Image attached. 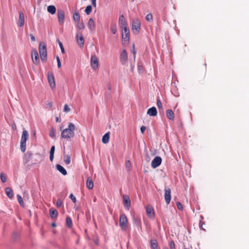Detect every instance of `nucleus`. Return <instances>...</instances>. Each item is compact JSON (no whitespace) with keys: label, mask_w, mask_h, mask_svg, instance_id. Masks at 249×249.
Here are the masks:
<instances>
[{"label":"nucleus","mask_w":249,"mask_h":249,"mask_svg":"<svg viewBox=\"0 0 249 249\" xmlns=\"http://www.w3.org/2000/svg\"><path fill=\"white\" fill-rule=\"evenodd\" d=\"M63 126H61L59 128L60 130L62 131L61 134L62 138L69 139L74 137L76 126L73 124L71 123H69L67 128L63 129Z\"/></svg>","instance_id":"f257e3e1"},{"label":"nucleus","mask_w":249,"mask_h":249,"mask_svg":"<svg viewBox=\"0 0 249 249\" xmlns=\"http://www.w3.org/2000/svg\"><path fill=\"white\" fill-rule=\"evenodd\" d=\"M39 52L40 55V58L43 62H46L47 60V49L46 44L41 42L39 45Z\"/></svg>","instance_id":"f03ea898"},{"label":"nucleus","mask_w":249,"mask_h":249,"mask_svg":"<svg viewBox=\"0 0 249 249\" xmlns=\"http://www.w3.org/2000/svg\"><path fill=\"white\" fill-rule=\"evenodd\" d=\"M29 134L28 132L26 130H23L22 132V134L21 135V140H20V149L22 152H24L26 150V141L28 139Z\"/></svg>","instance_id":"7ed1b4c3"},{"label":"nucleus","mask_w":249,"mask_h":249,"mask_svg":"<svg viewBox=\"0 0 249 249\" xmlns=\"http://www.w3.org/2000/svg\"><path fill=\"white\" fill-rule=\"evenodd\" d=\"M141 21L138 18L133 19L132 21V32L135 35H137L140 31Z\"/></svg>","instance_id":"20e7f679"},{"label":"nucleus","mask_w":249,"mask_h":249,"mask_svg":"<svg viewBox=\"0 0 249 249\" xmlns=\"http://www.w3.org/2000/svg\"><path fill=\"white\" fill-rule=\"evenodd\" d=\"M119 224L122 231H125L126 230L128 225V220L125 214L123 213L120 215Z\"/></svg>","instance_id":"39448f33"},{"label":"nucleus","mask_w":249,"mask_h":249,"mask_svg":"<svg viewBox=\"0 0 249 249\" xmlns=\"http://www.w3.org/2000/svg\"><path fill=\"white\" fill-rule=\"evenodd\" d=\"M122 29V38L123 43H127L129 40V29L128 27H124Z\"/></svg>","instance_id":"423d86ee"},{"label":"nucleus","mask_w":249,"mask_h":249,"mask_svg":"<svg viewBox=\"0 0 249 249\" xmlns=\"http://www.w3.org/2000/svg\"><path fill=\"white\" fill-rule=\"evenodd\" d=\"M32 58L33 63L35 65H38L39 62V55L36 49H33L31 52Z\"/></svg>","instance_id":"0eeeda50"},{"label":"nucleus","mask_w":249,"mask_h":249,"mask_svg":"<svg viewBox=\"0 0 249 249\" xmlns=\"http://www.w3.org/2000/svg\"><path fill=\"white\" fill-rule=\"evenodd\" d=\"M57 16L58 22L60 25H63L65 19V13L63 10L59 9L57 10Z\"/></svg>","instance_id":"6e6552de"},{"label":"nucleus","mask_w":249,"mask_h":249,"mask_svg":"<svg viewBox=\"0 0 249 249\" xmlns=\"http://www.w3.org/2000/svg\"><path fill=\"white\" fill-rule=\"evenodd\" d=\"M90 66L93 70H96L98 67V60L95 55H92L91 56Z\"/></svg>","instance_id":"1a4fd4ad"},{"label":"nucleus","mask_w":249,"mask_h":249,"mask_svg":"<svg viewBox=\"0 0 249 249\" xmlns=\"http://www.w3.org/2000/svg\"><path fill=\"white\" fill-rule=\"evenodd\" d=\"M48 81L50 87L53 89L55 87L54 79L53 73L49 72L48 73Z\"/></svg>","instance_id":"9d476101"},{"label":"nucleus","mask_w":249,"mask_h":249,"mask_svg":"<svg viewBox=\"0 0 249 249\" xmlns=\"http://www.w3.org/2000/svg\"><path fill=\"white\" fill-rule=\"evenodd\" d=\"M162 159L159 156L156 157L151 162V166L153 168H156L160 166L161 163Z\"/></svg>","instance_id":"9b49d317"},{"label":"nucleus","mask_w":249,"mask_h":249,"mask_svg":"<svg viewBox=\"0 0 249 249\" xmlns=\"http://www.w3.org/2000/svg\"><path fill=\"white\" fill-rule=\"evenodd\" d=\"M123 203L125 209L129 210L131 206V201L128 196L123 195Z\"/></svg>","instance_id":"f8f14e48"},{"label":"nucleus","mask_w":249,"mask_h":249,"mask_svg":"<svg viewBox=\"0 0 249 249\" xmlns=\"http://www.w3.org/2000/svg\"><path fill=\"white\" fill-rule=\"evenodd\" d=\"M164 198L166 203L169 204L171 201V189L169 187H165Z\"/></svg>","instance_id":"ddd939ff"},{"label":"nucleus","mask_w":249,"mask_h":249,"mask_svg":"<svg viewBox=\"0 0 249 249\" xmlns=\"http://www.w3.org/2000/svg\"><path fill=\"white\" fill-rule=\"evenodd\" d=\"M77 42L80 48L83 47L84 44L85 40L81 33H77L76 35Z\"/></svg>","instance_id":"4468645a"},{"label":"nucleus","mask_w":249,"mask_h":249,"mask_svg":"<svg viewBox=\"0 0 249 249\" xmlns=\"http://www.w3.org/2000/svg\"><path fill=\"white\" fill-rule=\"evenodd\" d=\"M127 60V55L125 50H123L120 54V61L123 65H124Z\"/></svg>","instance_id":"2eb2a0df"},{"label":"nucleus","mask_w":249,"mask_h":249,"mask_svg":"<svg viewBox=\"0 0 249 249\" xmlns=\"http://www.w3.org/2000/svg\"><path fill=\"white\" fill-rule=\"evenodd\" d=\"M24 15L21 11L19 12V18L18 21V24L19 27H22L24 24Z\"/></svg>","instance_id":"dca6fc26"},{"label":"nucleus","mask_w":249,"mask_h":249,"mask_svg":"<svg viewBox=\"0 0 249 249\" xmlns=\"http://www.w3.org/2000/svg\"><path fill=\"white\" fill-rule=\"evenodd\" d=\"M119 25L121 28L123 29L124 27H128L123 15L120 16L119 19Z\"/></svg>","instance_id":"f3484780"},{"label":"nucleus","mask_w":249,"mask_h":249,"mask_svg":"<svg viewBox=\"0 0 249 249\" xmlns=\"http://www.w3.org/2000/svg\"><path fill=\"white\" fill-rule=\"evenodd\" d=\"M133 222L134 225L137 227L138 228H142V224H141V220L140 218L136 217L133 216Z\"/></svg>","instance_id":"a211bd4d"},{"label":"nucleus","mask_w":249,"mask_h":249,"mask_svg":"<svg viewBox=\"0 0 249 249\" xmlns=\"http://www.w3.org/2000/svg\"><path fill=\"white\" fill-rule=\"evenodd\" d=\"M147 114L150 116H156L157 115V110L156 108L153 107L149 108L147 111Z\"/></svg>","instance_id":"6ab92c4d"},{"label":"nucleus","mask_w":249,"mask_h":249,"mask_svg":"<svg viewBox=\"0 0 249 249\" xmlns=\"http://www.w3.org/2000/svg\"><path fill=\"white\" fill-rule=\"evenodd\" d=\"M56 169L59 171V172H60L63 175L65 176L67 174V171L66 169L61 165L60 164H56Z\"/></svg>","instance_id":"aec40b11"},{"label":"nucleus","mask_w":249,"mask_h":249,"mask_svg":"<svg viewBox=\"0 0 249 249\" xmlns=\"http://www.w3.org/2000/svg\"><path fill=\"white\" fill-rule=\"evenodd\" d=\"M166 116L168 119L171 120L174 119V113L171 109H168L166 111Z\"/></svg>","instance_id":"412c9836"},{"label":"nucleus","mask_w":249,"mask_h":249,"mask_svg":"<svg viewBox=\"0 0 249 249\" xmlns=\"http://www.w3.org/2000/svg\"><path fill=\"white\" fill-rule=\"evenodd\" d=\"M5 193L6 195L10 198H12L14 196V193L12 189L9 187H7L5 189Z\"/></svg>","instance_id":"4be33fe9"},{"label":"nucleus","mask_w":249,"mask_h":249,"mask_svg":"<svg viewBox=\"0 0 249 249\" xmlns=\"http://www.w3.org/2000/svg\"><path fill=\"white\" fill-rule=\"evenodd\" d=\"M50 214L52 218H56L58 216L57 211L53 208L50 210Z\"/></svg>","instance_id":"5701e85b"},{"label":"nucleus","mask_w":249,"mask_h":249,"mask_svg":"<svg viewBox=\"0 0 249 249\" xmlns=\"http://www.w3.org/2000/svg\"><path fill=\"white\" fill-rule=\"evenodd\" d=\"M73 19L76 22H80V16L79 13L78 11L76 10L73 13Z\"/></svg>","instance_id":"b1692460"},{"label":"nucleus","mask_w":249,"mask_h":249,"mask_svg":"<svg viewBox=\"0 0 249 249\" xmlns=\"http://www.w3.org/2000/svg\"><path fill=\"white\" fill-rule=\"evenodd\" d=\"M146 213L149 217L154 216V211L152 207H147L146 208Z\"/></svg>","instance_id":"393cba45"},{"label":"nucleus","mask_w":249,"mask_h":249,"mask_svg":"<svg viewBox=\"0 0 249 249\" xmlns=\"http://www.w3.org/2000/svg\"><path fill=\"white\" fill-rule=\"evenodd\" d=\"M87 187L89 189H92L93 187V183L91 178H88L86 182Z\"/></svg>","instance_id":"a878e982"},{"label":"nucleus","mask_w":249,"mask_h":249,"mask_svg":"<svg viewBox=\"0 0 249 249\" xmlns=\"http://www.w3.org/2000/svg\"><path fill=\"white\" fill-rule=\"evenodd\" d=\"M150 245L152 249H158V244L156 239H152L150 240Z\"/></svg>","instance_id":"bb28decb"},{"label":"nucleus","mask_w":249,"mask_h":249,"mask_svg":"<svg viewBox=\"0 0 249 249\" xmlns=\"http://www.w3.org/2000/svg\"><path fill=\"white\" fill-rule=\"evenodd\" d=\"M33 153L32 152L28 151L25 156L24 160L26 163L28 162L32 158Z\"/></svg>","instance_id":"cd10ccee"},{"label":"nucleus","mask_w":249,"mask_h":249,"mask_svg":"<svg viewBox=\"0 0 249 249\" xmlns=\"http://www.w3.org/2000/svg\"><path fill=\"white\" fill-rule=\"evenodd\" d=\"M88 27L89 30L92 31L94 29L95 25L92 18H90L88 22Z\"/></svg>","instance_id":"c85d7f7f"},{"label":"nucleus","mask_w":249,"mask_h":249,"mask_svg":"<svg viewBox=\"0 0 249 249\" xmlns=\"http://www.w3.org/2000/svg\"><path fill=\"white\" fill-rule=\"evenodd\" d=\"M109 132H107L103 136L102 142L106 144L108 142L109 139Z\"/></svg>","instance_id":"c756f323"},{"label":"nucleus","mask_w":249,"mask_h":249,"mask_svg":"<svg viewBox=\"0 0 249 249\" xmlns=\"http://www.w3.org/2000/svg\"><path fill=\"white\" fill-rule=\"evenodd\" d=\"M47 10L50 14L53 15L56 12V8L53 5H49L47 7Z\"/></svg>","instance_id":"7c9ffc66"},{"label":"nucleus","mask_w":249,"mask_h":249,"mask_svg":"<svg viewBox=\"0 0 249 249\" xmlns=\"http://www.w3.org/2000/svg\"><path fill=\"white\" fill-rule=\"evenodd\" d=\"M66 225L69 227L71 228L72 226V223L71 218L70 216H67L66 219Z\"/></svg>","instance_id":"2f4dec72"},{"label":"nucleus","mask_w":249,"mask_h":249,"mask_svg":"<svg viewBox=\"0 0 249 249\" xmlns=\"http://www.w3.org/2000/svg\"><path fill=\"white\" fill-rule=\"evenodd\" d=\"M110 30L113 34H116L117 33V27L115 24H112L110 27Z\"/></svg>","instance_id":"473e14b6"},{"label":"nucleus","mask_w":249,"mask_h":249,"mask_svg":"<svg viewBox=\"0 0 249 249\" xmlns=\"http://www.w3.org/2000/svg\"><path fill=\"white\" fill-rule=\"evenodd\" d=\"M17 198H18V202L19 203V204L21 206L23 207L24 206V202H23V201L21 196H20L19 195H17Z\"/></svg>","instance_id":"72a5a7b5"},{"label":"nucleus","mask_w":249,"mask_h":249,"mask_svg":"<svg viewBox=\"0 0 249 249\" xmlns=\"http://www.w3.org/2000/svg\"><path fill=\"white\" fill-rule=\"evenodd\" d=\"M49 136L51 138H54L55 137V131L54 128H52L49 132Z\"/></svg>","instance_id":"f704fd0d"},{"label":"nucleus","mask_w":249,"mask_h":249,"mask_svg":"<svg viewBox=\"0 0 249 249\" xmlns=\"http://www.w3.org/2000/svg\"><path fill=\"white\" fill-rule=\"evenodd\" d=\"M64 161L66 164H69L71 162V157L69 155H66L64 157Z\"/></svg>","instance_id":"c9c22d12"},{"label":"nucleus","mask_w":249,"mask_h":249,"mask_svg":"<svg viewBox=\"0 0 249 249\" xmlns=\"http://www.w3.org/2000/svg\"><path fill=\"white\" fill-rule=\"evenodd\" d=\"M92 11V6L91 5H88L85 9V12L87 15H89Z\"/></svg>","instance_id":"e433bc0d"},{"label":"nucleus","mask_w":249,"mask_h":249,"mask_svg":"<svg viewBox=\"0 0 249 249\" xmlns=\"http://www.w3.org/2000/svg\"><path fill=\"white\" fill-rule=\"evenodd\" d=\"M77 23V27L79 30H83L85 28V25L83 22L80 23V22H79Z\"/></svg>","instance_id":"4c0bfd02"},{"label":"nucleus","mask_w":249,"mask_h":249,"mask_svg":"<svg viewBox=\"0 0 249 249\" xmlns=\"http://www.w3.org/2000/svg\"><path fill=\"white\" fill-rule=\"evenodd\" d=\"M145 19L147 21H151L153 19V16L151 14H147L145 17Z\"/></svg>","instance_id":"58836bf2"},{"label":"nucleus","mask_w":249,"mask_h":249,"mask_svg":"<svg viewBox=\"0 0 249 249\" xmlns=\"http://www.w3.org/2000/svg\"><path fill=\"white\" fill-rule=\"evenodd\" d=\"M131 163L129 160H127L125 162V167L127 170H130Z\"/></svg>","instance_id":"ea45409f"},{"label":"nucleus","mask_w":249,"mask_h":249,"mask_svg":"<svg viewBox=\"0 0 249 249\" xmlns=\"http://www.w3.org/2000/svg\"><path fill=\"white\" fill-rule=\"evenodd\" d=\"M0 178L2 182L4 183L6 181V177L2 173L0 174Z\"/></svg>","instance_id":"a19ab883"},{"label":"nucleus","mask_w":249,"mask_h":249,"mask_svg":"<svg viewBox=\"0 0 249 249\" xmlns=\"http://www.w3.org/2000/svg\"><path fill=\"white\" fill-rule=\"evenodd\" d=\"M58 43H59V45L60 46V48L61 49V52H62V53H65V50H64V48L63 47V44L59 41H58Z\"/></svg>","instance_id":"79ce46f5"},{"label":"nucleus","mask_w":249,"mask_h":249,"mask_svg":"<svg viewBox=\"0 0 249 249\" xmlns=\"http://www.w3.org/2000/svg\"><path fill=\"white\" fill-rule=\"evenodd\" d=\"M62 201L60 199H58L56 201V206L57 207H60L62 206Z\"/></svg>","instance_id":"37998d69"},{"label":"nucleus","mask_w":249,"mask_h":249,"mask_svg":"<svg viewBox=\"0 0 249 249\" xmlns=\"http://www.w3.org/2000/svg\"><path fill=\"white\" fill-rule=\"evenodd\" d=\"M70 198L71 199L73 203H75L76 202V197L73 196L72 194H70Z\"/></svg>","instance_id":"c03bdc74"},{"label":"nucleus","mask_w":249,"mask_h":249,"mask_svg":"<svg viewBox=\"0 0 249 249\" xmlns=\"http://www.w3.org/2000/svg\"><path fill=\"white\" fill-rule=\"evenodd\" d=\"M70 108L68 107V106L67 104L65 105L64 109H63V111L64 112H69V111H70Z\"/></svg>","instance_id":"a18cd8bd"},{"label":"nucleus","mask_w":249,"mask_h":249,"mask_svg":"<svg viewBox=\"0 0 249 249\" xmlns=\"http://www.w3.org/2000/svg\"><path fill=\"white\" fill-rule=\"evenodd\" d=\"M177 206L179 210H182L183 209L182 205L179 202H177Z\"/></svg>","instance_id":"49530a36"},{"label":"nucleus","mask_w":249,"mask_h":249,"mask_svg":"<svg viewBox=\"0 0 249 249\" xmlns=\"http://www.w3.org/2000/svg\"><path fill=\"white\" fill-rule=\"evenodd\" d=\"M56 60H57V67L58 68H60L61 66V65L60 59L58 56H56Z\"/></svg>","instance_id":"de8ad7c7"},{"label":"nucleus","mask_w":249,"mask_h":249,"mask_svg":"<svg viewBox=\"0 0 249 249\" xmlns=\"http://www.w3.org/2000/svg\"><path fill=\"white\" fill-rule=\"evenodd\" d=\"M169 247L171 249H175V243L173 241H172L169 244Z\"/></svg>","instance_id":"09e8293b"},{"label":"nucleus","mask_w":249,"mask_h":249,"mask_svg":"<svg viewBox=\"0 0 249 249\" xmlns=\"http://www.w3.org/2000/svg\"><path fill=\"white\" fill-rule=\"evenodd\" d=\"M157 106L159 108H161L162 107L161 102L160 100H157Z\"/></svg>","instance_id":"8fccbe9b"},{"label":"nucleus","mask_w":249,"mask_h":249,"mask_svg":"<svg viewBox=\"0 0 249 249\" xmlns=\"http://www.w3.org/2000/svg\"><path fill=\"white\" fill-rule=\"evenodd\" d=\"M133 51V53L134 59L135 60V58H136V51H135V49L134 45H133V51Z\"/></svg>","instance_id":"3c124183"},{"label":"nucleus","mask_w":249,"mask_h":249,"mask_svg":"<svg viewBox=\"0 0 249 249\" xmlns=\"http://www.w3.org/2000/svg\"><path fill=\"white\" fill-rule=\"evenodd\" d=\"M138 70L139 73H142V67L141 65H138Z\"/></svg>","instance_id":"603ef678"},{"label":"nucleus","mask_w":249,"mask_h":249,"mask_svg":"<svg viewBox=\"0 0 249 249\" xmlns=\"http://www.w3.org/2000/svg\"><path fill=\"white\" fill-rule=\"evenodd\" d=\"M54 151H55V146H52L51 148L50 154H54Z\"/></svg>","instance_id":"864d4df0"},{"label":"nucleus","mask_w":249,"mask_h":249,"mask_svg":"<svg viewBox=\"0 0 249 249\" xmlns=\"http://www.w3.org/2000/svg\"><path fill=\"white\" fill-rule=\"evenodd\" d=\"M145 129H146L145 126H143H143H142L141 127V128H140L141 132H142V133H144V131H145Z\"/></svg>","instance_id":"5fc2aeb1"},{"label":"nucleus","mask_w":249,"mask_h":249,"mask_svg":"<svg viewBox=\"0 0 249 249\" xmlns=\"http://www.w3.org/2000/svg\"><path fill=\"white\" fill-rule=\"evenodd\" d=\"M30 36L31 37V39L32 41H35L36 40V38L33 35L30 34Z\"/></svg>","instance_id":"6e6d98bb"},{"label":"nucleus","mask_w":249,"mask_h":249,"mask_svg":"<svg viewBox=\"0 0 249 249\" xmlns=\"http://www.w3.org/2000/svg\"><path fill=\"white\" fill-rule=\"evenodd\" d=\"M204 224V222H203L202 221H201V220L200 221V222H199V227H200V228L201 229L205 230L202 228V226H203V225Z\"/></svg>","instance_id":"4d7b16f0"},{"label":"nucleus","mask_w":249,"mask_h":249,"mask_svg":"<svg viewBox=\"0 0 249 249\" xmlns=\"http://www.w3.org/2000/svg\"><path fill=\"white\" fill-rule=\"evenodd\" d=\"M54 154H50V160L51 161H52L53 160Z\"/></svg>","instance_id":"13d9d810"},{"label":"nucleus","mask_w":249,"mask_h":249,"mask_svg":"<svg viewBox=\"0 0 249 249\" xmlns=\"http://www.w3.org/2000/svg\"><path fill=\"white\" fill-rule=\"evenodd\" d=\"M96 0H91L92 4L94 7H96Z\"/></svg>","instance_id":"bf43d9fd"},{"label":"nucleus","mask_w":249,"mask_h":249,"mask_svg":"<svg viewBox=\"0 0 249 249\" xmlns=\"http://www.w3.org/2000/svg\"><path fill=\"white\" fill-rule=\"evenodd\" d=\"M12 128L14 130H16L17 129V127H16V124H14L12 125Z\"/></svg>","instance_id":"052dcab7"},{"label":"nucleus","mask_w":249,"mask_h":249,"mask_svg":"<svg viewBox=\"0 0 249 249\" xmlns=\"http://www.w3.org/2000/svg\"><path fill=\"white\" fill-rule=\"evenodd\" d=\"M52 226L53 227H56V224H55V223H53L52 224Z\"/></svg>","instance_id":"680f3d73"},{"label":"nucleus","mask_w":249,"mask_h":249,"mask_svg":"<svg viewBox=\"0 0 249 249\" xmlns=\"http://www.w3.org/2000/svg\"><path fill=\"white\" fill-rule=\"evenodd\" d=\"M55 120H56V122H58V121H59V118H58V117H56L55 118Z\"/></svg>","instance_id":"e2e57ef3"},{"label":"nucleus","mask_w":249,"mask_h":249,"mask_svg":"<svg viewBox=\"0 0 249 249\" xmlns=\"http://www.w3.org/2000/svg\"><path fill=\"white\" fill-rule=\"evenodd\" d=\"M108 89L109 90H110V89H111V88H110V86H108Z\"/></svg>","instance_id":"0e129e2a"},{"label":"nucleus","mask_w":249,"mask_h":249,"mask_svg":"<svg viewBox=\"0 0 249 249\" xmlns=\"http://www.w3.org/2000/svg\"><path fill=\"white\" fill-rule=\"evenodd\" d=\"M49 105L50 107H52V103H49Z\"/></svg>","instance_id":"69168bd1"},{"label":"nucleus","mask_w":249,"mask_h":249,"mask_svg":"<svg viewBox=\"0 0 249 249\" xmlns=\"http://www.w3.org/2000/svg\"><path fill=\"white\" fill-rule=\"evenodd\" d=\"M34 136H36V133L34 132Z\"/></svg>","instance_id":"338daca9"},{"label":"nucleus","mask_w":249,"mask_h":249,"mask_svg":"<svg viewBox=\"0 0 249 249\" xmlns=\"http://www.w3.org/2000/svg\"><path fill=\"white\" fill-rule=\"evenodd\" d=\"M164 249H169L168 248H167V247L165 248Z\"/></svg>","instance_id":"774afa93"}]
</instances>
